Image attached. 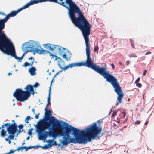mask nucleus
Masks as SVG:
<instances>
[{"label": "nucleus", "mask_w": 154, "mask_h": 154, "mask_svg": "<svg viewBox=\"0 0 154 154\" xmlns=\"http://www.w3.org/2000/svg\"><path fill=\"white\" fill-rule=\"evenodd\" d=\"M7 21L5 18L0 19V47L11 41L2 31L5 27V23Z\"/></svg>", "instance_id": "nucleus-8"}, {"label": "nucleus", "mask_w": 154, "mask_h": 154, "mask_svg": "<svg viewBox=\"0 0 154 154\" xmlns=\"http://www.w3.org/2000/svg\"><path fill=\"white\" fill-rule=\"evenodd\" d=\"M36 69L34 67H31L29 69V72L32 76L35 75L36 74L35 72Z\"/></svg>", "instance_id": "nucleus-14"}, {"label": "nucleus", "mask_w": 154, "mask_h": 154, "mask_svg": "<svg viewBox=\"0 0 154 154\" xmlns=\"http://www.w3.org/2000/svg\"><path fill=\"white\" fill-rule=\"evenodd\" d=\"M29 138H30V137L28 136L26 138V140H28L29 139Z\"/></svg>", "instance_id": "nucleus-48"}, {"label": "nucleus", "mask_w": 154, "mask_h": 154, "mask_svg": "<svg viewBox=\"0 0 154 154\" xmlns=\"http://www.w3.org/2000/svg\"><path fill=\"white\" fill-rule=\"evenodd\" d=\"M32 45L30 47V48L32 49L31 51H33V50H36L38 48H40L41 47L40 45V44L39 42H32Z\"/></svg>", "instance_id": "nucleus-13"}, {"label": "nucleus", "mask_w": 154, "mask_h": 154, "mask_svg": "<svg viewBox=\"0 0 154 154\" xmlns=\"http://www.w3.org/2000/svg\"><path fill=\"white\" fill-rule=\"evenodd\" d=\"M32 111L33 112V113L34 114H35V110L34 109H32Z\"/></svg>", "instance_id": "nucleus-44"}, {"label": "nucleus", "mask_w": 154, "mask_h": 154, "mask_svg": "<svg viewBox=\"0 0 154 154\" xmlns=\"http://www.w3.org/2000/svg\"><path fill=\"white\" fill-rule=\"evenodd\" d=\"M151 54V52L150 51H148L145 54V55H148L149 54Z\"/></svg>", "instance_id": "nucleus-41"}, {"label": "nucleus", "mask_w": 154, "mask_h": 154, "mask_svg": "<svg viewBox=\"0 0 154 154\" xmlns=\"http://www.w3.org/2000/svg\"><path fill=\"white\" fill-rule=\"evenodd\" d=\"M24 142H24V141L23 142V143H22V146H23V145H24V144H25Z\"/></svg>", "instance_id": "nucleus-49"}, {"label": "nucleus", "mask_w": 154, "mask_h": 154, "mask_svg": "<svg viewBox=\"0 0 154 154\" xmlns=\"http://www.w3.org/2000/svg\"><path fill=\"white\" fill-rule=\"evenodd\" d=\"M23 125L21 124H20L18 126V127L19 128V130L18 131L19 133H20V132L23 131V130H22V131H21L20 130L23 128Z\"/></svg>", "instance_id": "nucleus-25"}, {"label": "nucleus", "mask_w": 154, "mask_h": 154, "mask_svg": "<svg viewBox=\"0 0 154 154\" xmlns=\"http://www.w3.org/2000/svg\"><path fill=\"white\" fill-rule=\"evenodd\" d=\"M57 128L60 130V136H63L61 143L64 145H67L69 143L70 138L69 133L72 132L75 134L77 133L76 128L71 125L69 127H63L60 124L58 125Z\"/></svg>", "instance_id": "nucleus-5"}, {"label": "nucleus", "mask_w": 154, "mask_h": 154, "mask_svg": "<svg viewBox=\"0 0 154 154\" xmlns=\"http://www.w3.org/2000/svg\"><path fill=\"white\" fill-rule=\"evenodd\" d=\"M54 129V128H52V130L50 131H47L48 136L52 137L53 130Z\"/></svg>", "instance_id": "nucleus-23"}, {"label": "nucleus", "mask_w": 154, "mask_h": 154, "mask_svg": "<svg viewBox=\"0 0 154 154\" xmlns=\"http://www.w3.org/2000/svg\"><path fill=\"white\" fill-rule=\"evenodd\" d=\"M20 150H21V151H23V146L19 147L17 149L15 150V151H19Z\"/></svg>", "instance_id": "nucleus-28"}, {"label": "nucleus", "mask_w": 154, "mask_h": 154, "mask_svg": "<svg viewBox=\"0 0 154 154\" xmlns=\"http://www.w3.org/2000/svg\"><path fill=\"white\" fill-rule=\"evenodd\" d=\"M53 141V140H48V142L50 144L49 147H51L52 145H56V141H54L53 144H52Z\"/></svg>", "instance_id": "nucleus-21"}, {"label": "nucleus", "mask_w": 154, "mask_h": 154, "mask_svg": "<svg viewBox=\"0 0 154 154\" xmlns=\"http://www.w3.org/2000/svg\"><path fill=\"white\" fill-rule=\"evenodd\" d=\"M39 3L38 1V0H31L28 3L23 6L21 8L16 11H13L11 12L9 14L7 15L5 17L7 20L9 19L10 17H14L22 10L26 9L29 7L30 6L33 5L34 4H37Z\"/></svg>", "instance_id": "nucleus-9"}, {"label": "nucleus", "mask_w": 154, "mask_h": 154, "mask_svg": "<svg viewBox=\"0 0 154 154\" xmlns=\"http://www.w3.org/2000/svg\"><path fill=\"white\" fill-rule=\"evenodd\" d=\"M38 3L49 1L57 3L69 11V16L75 25L90 24L82 14L79 8L72 0H38Z\"/></svg>", "instance_id": "nucleus-1"}, {"label": "nucleus", "mask_w": 154, "mask_h": 154, "mask_svg": "<svg viewBox=\"0 0 154 154\" xmlns=\"http://www.w3.org/2000/svg\"><path fill=\"white\" fill-rule=\"evenodd\" d=\"M50 91L49 92V96H48V99H47L48 103L46 106V107H47V108L48 107L49 105H51V103H50Z\"/></svg>", "instance_id": "nucleus-20"}, {"label": "nucleus", "mask_w": 154, "mask_h": 154, "mask_svg": "<svg viewBox=\"0 0 154 154\" xmlns=\"http://www.w3.org/2000/svg\"><path fill=\"white\" fill-rule=\"evenodd\" d=\"M116 103H117L116 105H117V100L116 101Z\"/></svg>", "instance_id": "nucleus-57"}, {"label": "nucleus", "mask_w": 154, "mask_h": 154, "mask_svg": "<svg viewBox=\"0 0 154 154\" xmlns=\"http://www.w3.org/2000/svg\"><path fill=\"white\" fill-rule=\"evenodd\" d=\"M28 59L29 60H31V61L30 62V66H32L34 62V58H33L32 57H31L30 58H29Z\"/></svg>", "instance_id": "nucleus-22"}, {"label": "nucleus", "mask_w": 154, "mask_h": 154, "mask_svg": "<svg viewBox=\"0 0 154 154\" xmlns=\"http://www.w3.org/2000/svg\"><path fill=\"white\" fill-rule=\"evenodd\" d=\"M111 66L112 67V68L114 70V69H115V66H114V64L113 63H112L111 64Z\"/></svg>", "instance_id": "nucleus-40"}, {"label": "nucleus", "mask_w": 154, "mask_h": 154, "mask_svg": "<svg viewBox=\"0 0 154 154\" xmlns=\"http://www.w3.org/2000/svg\"><path fill=\"white\" fill-rule=\"evenodd\" d=\"M77 134L72 132L75 137H70L69 143H78L86 144L88 141L90 142L92 139L98 138L100 137L99 134L101 132L102 128L98 126L96 123H93L90 126H88L85 130H80L76 128Z\"/></svg>", "instance_id": "nucleus-2"}, {"label": "nucleus", "mask_w": 154, "mask_h": 154, "mask_svg": "<svg viewBox=\"0 0 154 154\" xmlns=\"http://www.w3.org/2000/svg\"><path fill=\"white\" fill-rule=\"evenodd\" d=\"M49 146L50 144H48V145H45V146H43V147H42V148L44 149H46L47 148H48L49 147H50Z\"/></svg>", "instance_id": "nucleus-29"}, {"label": "nucleus", "mask_w": 154, "mask_h": 154, "mask_svg": "<svg viewBox=\"0 0 154 154\" xmlns=\"http://www.w3.org/2000/svg\"><path fill=\"white\" fill-rule=\"evenodd\" d=\"M30 66V63H28L27 62H25L24 64L22 66L23 67L24 66L25 67H26L27 66Z\"/></svg>", "instance_id": "nucleus-26"}, {"label": "nucleus", "mask_w": 154, "mask_h": 154, "mask_svg": "<svg viewBox=\"0 0 154 154\" xmlns=\"http://www.w3.org/2000/svg\"><path fill=\"white\" fill-rule=\"evenodd\" d=\"M136 86L139 87L141 88L142 87V84L140 83H137L136 84Z\"/></svg>", "instance_id": "nucleus-32"}, {"label": "nucleus", "mask_w": 154, "mask_h": 154, "mask_svg": "<svg viewBox=\"0 0 154 154\" xmlns=\"http://www.w3.org/2000/svg\"><path fill=\"white\" fill-rule=\"evenodd\" d=\"M12 74L11 73H8V75H9V76H10V75H11Z\"/></svg>", "instance_id": "nucleus-50"}, {"label": "nucleus", "mask_w": 154, "mask_h": 154, "mask_svg": "<svg viewBox=\"0 0 154 154\" xmlns=\"http://www.w3.org/2000/svg\"><path fill=\"white\" fill-rule=\"evenodd\" d=\"M122 113L123 115V117L124 118L125 117V116L126 115V113H125V112H122Z\"/></svg>", "instance_id": "nucleus-39"}, {"label": "nucleus", "mask_w": 154, "mask_h": 154, "mask_svg": "<svg viewBox=\"0 0 154 154\" xmlns=\"http://www.w3.org/2000/svg\"><path fill=\"white\" fill-rule=\"evenodd\" d=\"M148 123V121H147L145 122V125H147V124Z\"/></svg>", "instance_id": "nucleus-45"}, {"label": "nucleus", "mask_w": 154, "mask_h": 154, "mask_svg": "<svg viewBox=\"0 0 154 154\" xmlns=\"http://www.w3.org/2000/svg\"><path fill=\"white\" fill-rule=\"evenodd\" d=\"M36 147L35 148H38V147H40V146H39V145H37L36 146H35Z\"/></svg>", "instance_id": "nucleus-47"}, {"label": "nucleus", "mask_w": 154, "mask_h": 154, "mask_svg": "<svg viewBox=\"0 0 154 154\" xmlns=\"http://www.w3.org/2000/svg\"><path fill=\"white\" fill-rule=\"evenodd\" d=\"M46 48V49L57 52L58 51L60 48V46L51 44L50 43L44 44L43 45Z\"/></svg>", "instance_id": "nucleus-12"}, {"label": "nucleus", "mask_w": 154, "mask_h": 154, "mask_svg": "<svg viewBox=\"0 0 154 154\" xmlns=\"http://www.w3.org/2000/svg\"><path fill=\"white\" fill-rule=\"evenodd\" d=\"M140 79V77H138L137 78V79L135 81V83H137L139 82Z\"/></svg>", "instance_id": "nucleus-34"}, {"label": "nucleus", "mask_w": 154, "mask_h": 154, "mask_svg": "<svg viewBox=\"0 0 154 154\" xmlns=\"http://www.w3.org/2000/svg\"><path fill=\"white\" fill-rule=\"evenodd\" d=\"M130 42L131 46L133 48H136L134 46V41L131 39H130Z\"/></svg>", "instance_id": "nucleus-24"}, {"label": "nucleus", "mask_w": 154, "mask_h": 154, "mask_svg": "<svg viewBox=\"0 0 154 154\" xmlns=\"http://www.w3.org/2000/svg\"><path fill=\"white\" fill-rule=\"evenodd\" d=\"M57 120L52 117L49 119V122H44L42 121L38 125L37 128V132L39 136V140L45 141L48 137L46 129L50 128L51 125L53 128H57L55 126Z\"/></svg>", "instance_id": "nucleus-3"}, {"label": "nucleus", "mask_w": 154, "mask_h": 154, "mask_svg": "<svg viewBox=\"0 0 154 154\" xmlns=\"http://www.w3.org/2000/svg\"><path fill=\"white\" fill-rule=\"evenodd\" d=\"M40 114L38 113V114H36L35 116V117L36 119H38L39 118V116Z\"/></svg>", "instance_id": "nucleus-35"}, {"label": "nucleus", "mask_w": 154, "mask_h": 154, "mask_svg": "<svg viewBox=\"0 0 154 154\" xmlns=\"http://www.w3.org/2000/svg\"><path fill=\"white\" fill-rule=\"evenodd\" d=\"M33 129H29V132H28V134H29V135H31L32 133V132H31V130H32Z\"/></svg>", "instance_id": "nucleus-37"}, {"label": "nucleus", "mask_w": 154, "mask_h": 154, "mask_svg": "<svg viewBox=\"0 0 154 154\" xmlns=\"http://www.w3.org/2000/svg\"><path fill=\"white\" fill-rule=\"evenodd\" d=\"M66 48L60 46V48L58 52L60 54L61 56L62 55L65 54L66 52Z\"/></svg>", "instance_id": "nucleus-16"}, {"label": "nucleus", "mask_w": 154, "mask_h": 154, "mask_svg": "<svg viewBox=\"0 0 154 154\" xmlns=\"http://www.w3.org/2000/svg\"><path fill=\"white\" fill-rule=\"evenodd\" d=\"M119 64H121V63H119Z\"/></svg>", "instance_id": "nucleus-58"}, {"label": "nucleus", "mask_w": 154, "mask_h": 154, "mask_svg": "<svg viewBox=\"0 0 154 154\" xmlns=\"http://www.w3.org/2000/svg\"><path fill=\"white\" fill-rule=\"evenodd\" d=\"M24 44L23 45L22 47V49L23 50V51H24V50H25V49H24V47H23V46H24Z\"/></svg>", "instance_id": "nucleus-43"}, {"label": "nucleus", "mask_w": 154, "mask_h": 154, "mask_svg": "<svg viewBox=\"0 0 154 154\" xmlns=\"http://www.w3.org/2000/svg\"><path fill=\"white\" fill-rule=\"evenodd\" d=\"M119 122H120V121H118V123H119Z\"/></svg>", "instance_id": "nucleus-56"}, {"label": "nucleus", "mask_w": 154, "mask_h": 154, "mask_svg": "<svg viewBox=\"0 0 154 154\" xmlns=\"http://www.w3.org/2000/svg\"><path fill=\"white\" fill-rule=\"evenodd\" d=\"M33 51L34 52H35L36 53L39 54H45L46 53H49L50 54V56H52V58H53L54 57H55V60H57L58 59H60V57H57L56 55L51 54L49 51L44 50L43 48L41 47L40 48V49L38 48L36 49V50H33Z\"/></svg>", "instance_id": "nucleus-10"}, {"label": "nucleus", "mask_w": 154, "mask_h": 154, "mask_svg": "<svg viewBox=\"0 0 154 154\" xmlns=\"http://www.w3.org/2000/svg\"><path fill=\"white\" fill-rule=\"evenodd\" d=\"M39 85V84L37 82L33 86L28 85L25 88L26 91H23L20 89H17L13 93V96L17 101L23 102L27 100L31 94L34 95L35 92L33 87H37Z\"/></svg>", "instance_id": "nucleus-4"}, {"label": "nucleus", "mask_w": 154, "mask_h": 154, "mask_svg": "<svg viewBox=\"0 0 154 154\" xmlns=\"http://www.w3.org/2000/svg\"><path fill=\"white\" fill-rule=\"evenodd\" d=\"M140 121L139 120L137 121L136 122H135V123L137 125H138L140 124Z\"/></svg>", "instance_id": "nucleus-36"}, {"label": "nucleus", "mask_w": 154, "mask_h": 154, "mask_svg": "<svg viewBox=\"0 0 154 154\" xmlns=\"http://www.w3.org/2000/svg\"><path fill=\"white\" fill-rule=\"evenodd\" d=\"M16 117H19V116H18V115H16Z\"/></svg>", "instance_id": "nucleus-51"}, {"label": "nucleus", "mask_w": 154, "mask_h": 154, "mask_svg": "<svg viewBox=\"0 0 154 154\" xmlns=\"http://www.w3.org/2000/svg\"><path fill=\"white\" fill-rule=\"evenodd\" d=\"M117 111H115L113 112V113L112 114V117H113L117 115Z\"/></svg>", "instance_id": "nucleus-33"}, {"label": "nucleus", "mask_w": 154, "mask_h": 154, "mask_svg": "<svg viewBox=\"0 0 154 154\" xmlns=\"http://www.w3.org/2000/svg\"><path fill=\"white\" fill-rule=\"evenodd\" d=\"M98 49L99 48L98 46H95L94 48V51L95 52L98 51Z\"/></svg>", "instance_id": "nucleus-31"}, {"label": "nucleus", "mask_w": 154, "mask_h": 154, "mask_svg": "<svg viewBox=\"0 0 154 154\" xmlns=\"http://www.w3.org/2000/svg\"><path fill=\"white\" fill-rule=\"evenodd\" d=\"M14 136H11V135H9L8 138H5V140L6 141H8V143L9 144H11V140H14Z\"/></svg>", "instance_id": "nucleus-17"}, {"label": "nucleus", "mask_w": 154, "mask_h": 154, "mask_svg": "<svg viewBox=\"0 0 154 154\" xmlns=\"http://www.w3.org/2000/svg\"><path fill=\"white\" fill-rule=\"evenodd\" d=\"M0 14L2 15H5V13L4 12H0Z\"/></svg>", "instance_id": "nucleus-42"}, {"label": "nucleus", "mask_w": 154, "mask_h": 154, "mask_svg": "<svg viewBox=\"0 0 154 154\" xmlns=\"http://www.w3.org/2000/svg\"><path fill=\"white\" fill-rule=\"evenodd\" d=\"M130 100V99H129H129H128V101L129 100Z\"/></svg>", "instance_id": "nucleus-52"}, {"label": "nucleus", "mask_w": 154, "mask_h": 154, "mask_svg": "<svg viewBox=\"0 0 154 154\" xmlns=\"http://www.w3.org/2000/svg\"><path fill=\"white\" fill-rule=\"evenodd\" d=\"M129 56L131 57H137V55L134 53L131 54Z\"/></svg>", "instance_id": "nucleus-30"}, {"label": "nucleus", "mask_w": 154, "mask_h": 154, "mask_svg": "<svg viewBox=\"0 0 154 154\" xmlns=\"http://www.w3.org/2000/svg\"><path fill=\"white\" fill-rule=\"evenodd\" d=\"M30 119V117L29 116H28L25 119V122H26L28 123H29L28 121H29Z\"/></svg>", "instance_id": "nucleus-27"}, {"label": "nucleus", "mask_w": 154, "mask_h": 154, "mask_svg": "<svg viewBox=\"0 0 154 154\" xmlns=\"http://www.w3.org/2000/svg\"><path fill=\"white\" fill-rule=\"evenodd\" d=\"M0 50L3 52L6 53L8 55H10L14 57L15 59L18 60L19 61L22 60L23 56L28 52H31V50H27L25 51L21 57H18L16 54L15 50L11 41L8 42L6 44L0 47Z\"/></svg>", "instance_id": "nucleus-6"}, {"label": "nucleus", "mask_w": 154, "mask_h": 154, "mask_svg": "<svg viewBox=\"0 0 154 154\" xmlns=\"http://www.w3.org/2000/svg\"><path fill=\"white\" fill-rule=\"evenodd\" d=\"M70 54L69 55V56L67 57V55L66 54V52L65 54H64L63 55H62L61 56L63 57V59H65L66 60L69 61L71 60V58L72 56V54L71 53H70Z\"/></svg>", "instance_id": "nucleus-15"}, {"label": "nucleus", "mask_w": 154, "mask_h": 154, "mask_svg": "<svg viewBox=\"0 0 154 154\" xmlns=\"http://www.w3.org/2000/svg\"><path fill=\"white\" fill-rule=\"evenodd\" d=\"M2 130L0 132V135L2 137H5L6 135L7 131L9 134V135L14 136L15 134L17 131V125L16 123L14 122L12 124L6 123L2 125Z\"/></svg>", "instance_id": "nucleus-7"}, {"label": "nucleus", "mask_w": 154, "mask_h": 154, "mask_svg": "<svg viewBox=\"0 0 154 154\" xmlns=\"http://www.w3.org/2000/svg\"><path fill=\"white\" fill-rule=\"evenodd\" d=\"M14 121H14V120H12V122H14Z\"/></svg>", "instance_id": "nucleus-53"}, {"label": "nucleus", "mask_w": 154, "mask_h": 154, "mask_svg": "<svg viewBox=\"0 0 154 154\" xmlns=\"http://www.w3.org/2000/svg\"><path fill=\"white\" fill-rule=\"evenodd\" d=\"M59 130V132L58 133L56 132L55 131L54 129L53 130V135L52 137H56L58 136H60V130L58 129Z\"/></svg>", "instance_id": "nucleus-18"}, {"label": "nucleus", "mask_w": 154, "mask_h": 154, "mask_svg": "<svg viewBox=\"0 0 154 154\" xmlns=\"http://www.w3.org/2000/svg\"><path fill=\"white\" fill-rule=\"evenodd\" d=\"M147 70H146L145 69L144 71V72L143 73V74L142 75L143 76H145L146 75V74L147 72Z\"/></svg>", "instance_id": "nucleus-38"}, {"label": "nucleus", "mask_w": 154, "mask_h": 154, "mask_svg": "<svg viewBox=\"0 0 154 154\" xmlns=\"http://www.w3.org/2000/svg\"><path fill=\"white\" fill-rule=\"evenodd\" d=\"M144 94L143 95V98H144Z\"/></svg>", "instance_id": "nucleus-54"}, {"label": "nucleus", "mask_w": 154, "mask_h": 154, "mask_svg": "<svg viewBox=\"0 0 154 154\" xmlns=\"http://www.w3.org/2000/svg\"><path fill=\"white\" fill-rule=\"evenodd\" d=\"M126 63H127V65H128L129 64V61H127L126 62Z\"/></svg>", "instance_id": "nucleus-46"}, {"label": "nucleus", "mask_w": 154, "mask_h": 154, "mask_svg": "<svg viewBox=\"0 0 154 154\" xmlns=\"http://www.w3.org/2000/svg\"><path fill=\"white\" fill-rule=\"evenodd\" d=\"M45 119L47 120H48L49 121L48 122H49V119L51 118L52 117L54 118L57 120L55 126L57 127L58 126V125H60V122L57 120L56 118L54 116H51L50 117V116L51 115L52 111L50 110H48V108L46 107L45 108Z\"/></svg>", "instance_id": "nucleus-11"}, {"label": "nucleus", "mask_w": 154, "mask_h": 154, "mask_svg": "<svg viewBox=\"0 0 154 154\" xmlns=\"http://www.w3.org/2000/svg\"><path fill=\"white\" fill-rule=\"evenodd\" d=\"M1 128H2V127H0V129H1Z\"/></svg>", "instance_id": "nucleus-55"}, {"label": "nucleus", "mask_w": 154, "mask_h": 154, "mask_svg": "<svg viewBox=\"0 0 154 154\" xmlns=\"http://www.w3.org/2000/svg\"><path fill=\"white\" fill-rule=\"evenodd\" d=\"M35 146H29L28 147L26 146H23V149H25V151H27L29 149L32 148H35Z\"/></svg>", "instance_id": "nucleus-19"}]
</instances>
